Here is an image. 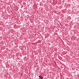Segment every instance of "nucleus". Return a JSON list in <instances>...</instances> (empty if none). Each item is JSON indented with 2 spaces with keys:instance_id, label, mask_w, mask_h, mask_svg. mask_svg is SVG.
Returning <instances> with one entry per match:
<instances>
[{
  "instance_id": "f257e3e1",
  "label": "nucleus",
  "mask_w": 79,
  "mask_h": 79,
  "mask_svg": "<svg viewBox=\"0 0 79 79\" xmlns=\"http://www.w3.org/2000/svg\"><path fill=\"white\" fill-rule=\"evenodd\" d=\"M39 77H40L41 79H43V77L42 76H41L40 75L39 76Z\"/></svg>"
}]
</instances>
